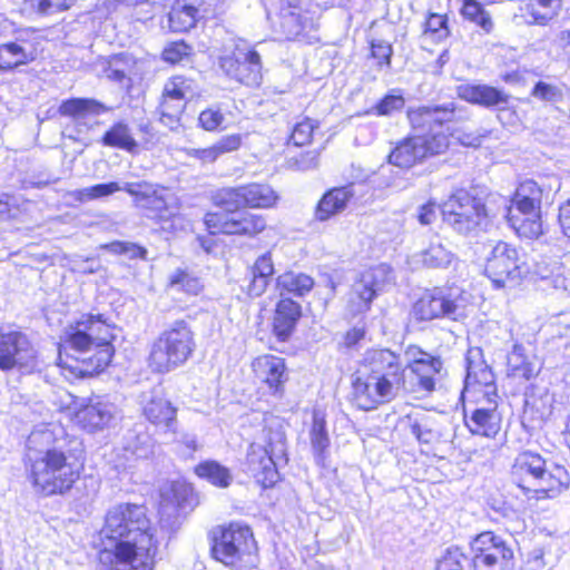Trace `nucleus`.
Returning <instances> with one entry per match:
<instances>
[{
    "label": "nucleus",
    "mask_w": 570,
    "mask_h": 570,
    "mask_svg": "<svg viewBox=\"0 0 570 570\" xmlns=\"http://www.w3.org/2000/svg\"><path fill=\"white\" fill-rule=\"evenodd\" d=\"M443 363L439 357L416 362L412 371L401 355L390 348L370 350L364 354L363 370L353 380V402L364 411L394 400L401 391L431 393L441 377Z\"/></svg>",
    "instance_id": "1"
},
{
    "label": "nucleus",
    "mask_w": 570,
    "mask_h": 570,
    "mask_svg": "<svg viewBox=\"0 0 570 570\" xmlns=\"http://www.w3.org/2000/svg\"><path fill=\"white\" fill-rule=\"evenodd\" d=\"M99 534V570H153L159 539L142 505L109 508Z\"/></svg>",
    "instance_id": "2"
},
{
    "label": "nucleus",
    "mask_w": 570,
    "mask_h": 570,
    "mask_svg": "<svg viewBox=\"0 0 570 570\" xmlns=\"http://www.w3.org/2000/svg\"><path fill=\"white\" fill-rule=\"evenodd\" d=\"M65 435L61 425L51 423L33 430L27 440L29 478L46 495L68 491L79 478L77 460L62 450Z\"/></svg>",
    "instance_id": "3"
},
{
    "label": "nucleus",
    "mask_w": 570,
    "mask_h": 570,
    "mask_svg": "<svg viewBox=\"0 0 570 570\" xmlns=\"http://www.w3.org/2000/svg\"><path fill=\"white\" fill-rule=\"evenodd\" d=\"M112 328L101 315H82L65 330L59 364L79 375L98 373L112 358Z\"/></svg>",
    "instance_id": "4"
},
{
    "label": "nucleus",
    "mask_w": 570,
    "mask_h": 570,
    "mask_svg": "<svg viewBox=\"0 0 570 570\" xmlns=\"http://www.w3.org/2000/svg\"><path fill=\"white\" fill-rule=\"evenodd\" d=\"M453 112V104L409 109L407 118L415 134L396 144L389 154V163L409 169L429 157L446 151L450 131L445 122L452 119Z\"/></svg>",
    "instance_id": "5"
},
{
    "label": "nucleus",
    "mask_w": 570,
    "mask_h": 570,
    "mask_svg": "<svg viewBox=\"0 0 570 570\" xmlns=\"http://www.w3.org/2000/svg\"><path fill=\"white\" fill-rule=\"evenodd\" d=\"M196 348L195 333L183 320L173 322L153 341L147 358L155 373H169L183 366Z\"/></svg>",
    "instance_id": "6"
},
{
    "label": "nucleus",
    "mask_w": 570,
    "mask_h": 570,
    "mask_svg": "<svg viewBox=\"0 0 570 570\" xmlns=\"http://www.w3.org/2000/svg\"><path fill=\"white\" fill-rule=\"evenodd\" d=\"M285 433L279 421L268 422L247 452V470L264 488L278 481L277 465L286 462Z\"/></svg>",
    "instance_id": "7"
},
{
    "label": "nucleus",
    "mask_w": 570,
    "mask_h": 570,
    "mask_svg": "<svg viewBox=\"0 0 570 570\" xmlns=\"http://www.w3.org/2000/svg\"><path fill=\"white\" fill-rule=\"evenodd\" d=\"M212 553L219 562L236 570H250L257 563V546L249 527L230 523L219 528Z\"/></svg>",
    "instance_id": "8"
},
{
    "label": "nucleus",
    "mask_w": 570,
    "mask_h": 570,
    "mask_svg": "<svg viewBox=\"0 0 570 570\" xmlns=\"http://www.w3.org/2000/svg\"><path fill=\"white\" fill-rule=\"evenodd\" d=\"M441 213L443 222L463 235L476 232L488 220L484 203L463 189L453 193L442 204Z\"/></svg>",
    "instance_id": "9"
},
{
    "label": "nucleus",
    "mask_w": 570,
    "mask_h": 570,
    "mask_svg": "<svg viewBox=\"0 0 570 570\" xmlns=\"http://www.w3.org/2000/svg\"><path fill=\"white\" fill-rule=\"evenodd\" d=\"M469 295L460 289L434 288L424 293L413 305V316L419 321L446 317L456 321L464 317Z\"/></svg>",
    "instance_id": "10"
},
{
    "label": "nucleus",
    "mask_w": 570,
    "mask_h": 570,
    "mask_svg": "<svg viewBox=\"0 0 570 570\" xmlns=\"http://www.w3.org/2000/svg\"><path fill=\"white\" fill-rule=\"evenodd\" d=\"M484 272L495 288H503L517 285L528 268L515 247L498 242L487 257Z\"/></svg>",
    "instance_id": "11"
},
{
    "label": "nucleus",
    "mask_w": 570,
    "mask_h": 570,
    "mask_svg": "<svg viewBox=\"0 0 570 570\" xmlns=\"http://www.w3.org/2000/svg\"><path fill=\"white\" fill-rule=\"evenodd\" d=\"M124 190L135 197L136 205L146 216L157 222H168L180 207L178 197L167 188L147 181L126 183Z\"/></svg>",
    "instance_id": "12"
},
{
    "label": "nucleus",
    "mask_w": 570,
    "mask_h": 570,
    "mask_svg": "<svg viewBox=\"0 0 570 570\" xmlns=\"http://www.w3.org/2000/svg\"><path fill=\"white\" fill-rule=\"evenodd\" d=\"M471 564L474 570H512L513 551L493 532H482L471 544Z\"/></svg>",
    "instance_id": "13"
},
{
    "label": "nucleus",
    "mask_w": 570,
    "mask_h": 570,
    "mask_svg": "<svg viewBox=\"0 0 570 570\" xmlns=\"http://www.w3.org/2000/svg\"><path fill=\"white\" fill-rule=\"evenodd\" d=\"M142 414L165 438L176 439L177 409L164 396L161 389H153L140 395Z\"/></svg>",
    "instance_id": "14"
},
{
    "label": "nucleus",
    "mask_w": 570,
    "mask_h": 570,
    "mask_svg": "<svg viewBox=\"0 0 570 570\" xmlns=\"http://www.w3.org/2000/svg\"><path fill=\"white\" fill-rule=\"evenodd\" d=\"M36 350L27 335L19 331L0 327V368L29 367L33 365Z\"/></svg>",
    "instance_id": "15"
},
{
    "label": "nucleus",
    "mask_w": 570,
    "mask_h": 570,
    "mask_svg": "<svg viewBox=\"0 0 570 570\" xmlns=\"http://www.w3.org/2000/svg\"><path fill=\"white\" fill-rule=\"evenodd\" d=\"M205 225L210 234L256 236L266 228V219L263 215L243 213L237 217H228L224 214L208 213L205 216Z\"/></svg>",
    "instance_id": "16"
},
{
    "label": "nucleus",
    "mask_w": 570,
    "mask_h": 570,
    "mask_svg": "<svg viewBox=\"0 0 570 570\" xmlns=\"http://www.w3.org/2000/svg\"><path fill=\"white\" fill-rule=\"evenodd\" d=\"M463 394L478 395L483 399H497L494 375L482 360L479 348L470 350L466 355V376Z\"/></svg>",
    "instance_id": "17"
},
{
    "label": "nucleus",
    "mask_w": 570,
    "mask_h": 570,
    "mask_svg": "<svg viewBox=\"0 0 570 570\" xmlns=\"http://www.w3.org/2000/svg\"><path fill=\"white\" fill-rule=\"evenodd\" d=\"M386 277L387 268L384 265L368 268L360 274L350 293V303L355 313H363L370 308L371 302L381 291Z\"/></svg>",
    "instance_id": "18"
},
{
    "label": "nucleus",
    "mask_w": 570,
    "mask_h": 570,
    "mask_svg": "<svg viewBox=\"0 0 570 570\" xmlns=\"http://www.w3.org/2000/svg\"><path fill=\"white\" fill-rule=\"evenodd\" d=\"M513 205L508 208L507 217L510 225L520 236L537 238L542 234V223L540 216V204H532L529 199H522L514 194Z\"/></svg>",
    "instance_id": "19"
},
{
    "label": "nucleus",
    "mask_w": 570,
    "mask_h": 570,
    "mask_svg": "<svg viewBox=\"0 0 570 570\" xmlns=\"http://www.w3.org/2000/svg\"><path fill=\"white\" fill-rule=\"evenodd\" d=\"M252 370L255 377L265 384L273 394H281L288 380L285 360L265 354L253 360Z\"/></svg>",
    "instance_id": "20"
},
{
    "label": "nucleus",
    "mask_w": 570,
    "mask_h": 570,
    "mask_svg": "<svg viewBox=\"0 0 570 570\" xmlns=\"http://www.w3.org/2000/svg\"><path fill=\"white\" fill-rule=\"evenodd\" d=\"M117 414L114 403L101 399L90 400L75 414L77 423L88 432L101 431L110 425Z\"/></svg>",
    "instance_id": "21"
},
{
    "label": "nucleus",
    "mask_w": 570,
    "mask_h": 570,
    "mask_svg": "<svg viewBox=\"0 0 570 570\" xmlns=\"http://www.w3.org/2000/svg\"><path fill=\"white\" fill-rule=\"evenodd\" d=\"M484 404L475 409L470 416L465 414V425L471 433L494 438L501 429V414L495 399H483Z\"/></svg>",
    "instance_id": "22"
},
{
    "label": "nucleus",
    "mask_w": 570,
    "mask_h": 570,
    "mask_svg": "<svg viewBox=\"0 0 570 570\" xmlns=\"http://www.w3.org/2000/svg\"><path fill=\"white\" fill-rule=\"evenodd\" d=\"M200 95L198 83L186 76L170 77L163 89L161 105L173 106L176 110H184L186 102Z\"/></svg>",
    "instance_id": "23"
},
{
    "label": "nucleus",
    "mask_w": 570,
    "mask_h": 570,
    "mask_svg": "<svg viewBox=\"0 0 570 570\" xmlns=\"http://www.w3.org/2000/svg\"><path fill=\"white\" fill-rule=\"evenodd\" d=\"M459 98L484 108L498 107L503 109L510 96L495 87L481 83H462L455 89Z\"/></svg>",
    "instance_id": "24"
},
{
    "label": "nucleus",
    "mask_w": 570,
    "mask_h": 570,
    "mask_svg": "<svg viewBox=\"0 0 570 570\" xmlns=\"http://www.w3.org/2000/svg\"><path fill=\"white\" fill-rule=\"evenodd\" d=\"M547 468L546 460L533 452L520 453L512 466V474L520 489L531 492Z\"/></svg>",
    "instance_id": "25"
},
{
    "label": "nucleus",
    "mask_w": 570,
    "mask_h": 570,
    "mask_svg": "<svg viewBox=\"0 0 570 570\" xmlns=\"http://www.w3.org/2000/svg\"><path fill=\"white\" fill-rule=\"evenodd\" d=\"M570 485L568 471L559 464H551L546 468L538 483L532 489L533 498L554 499L564 492Z\"/></svg>",
    "instance_id": "26"
},
{
    "label": "nucleus",
    "mask_w": 570,
    "mask_h": 570,
    "mask_svg": "<svg viewBox=\"0 0 570 570\" xmlns=\"http://www.w3.org/2000/svg\"><path fill=\"white\" fill-rule=\"evenodd\" d=\"M411 434L421 445L433 446L443 439L442 428L435 415L416 412L406 415Z\"/></svg>",
    "instance_id": "27"
},
{
    "label": "nucleus",
    "mask_w": 570,
    "mask_h": 570,
    "mask_svg": "<svg viewBox=\"0 0 570 570\" xmlns=\"http://www.w3.org/2000/svg\"><path fill=\"white\" fill-rule=\"evenodd\" d=\"M301 315V305L295 301L288 297L278 301L273 320L274 333L278 340L286 341L291 336Z\"/></svg>",
    "instance_id": "28"
},
{
    "label": "nucleus",
    "mask_w": 570,
    "mask_h": 570,
    "mask_svg": "<svg viewBox=\"0 0 570 570\" xmlns=\"http://www.w3.org/2000/svg\"><path fill=\"white\" fill-rule=\"evenodd\" d=\"M353 197L350 187L333 188L325 193L315 208V219L328 220L331 217L342 213Z\"/></svg>",
    "instance_id": "29"
},
{
    "label": "nucleus",
    "mask_w": 570,
    "mask_h": 570,
    "mask_svg": "<svg viewBox=\"0 0 570 570\" xmlns=\"http://www.w3.org/2000/svg\"><path fill=\"white\" fill-rule=\"evenodd\" d=\"M454 257V253L439 236L433 237L429 245L415 255L417 262L429 268H446Z\"/></svg>",
    "instance_id": "30"
},
{
    "label": "nucleus",
    "mask_w": 570,
    "mask_h": 570,
    "mask_svg": "<svg viewBox=\"0 0 570 570\" xmlns=\"http://www.w3.org/2000/svg\"><path fill=\"white\" fill-rule=\"evenodd\" d=\"M274 261L271 252H266L258 256L250 267L252 281L248 285V294L253 297L262 296L274 275Z\"/></svg>",
    "instance_id": "31"
},
{
    "label": "nucleus",
    "mask_w": 570,
    "mask_h": 570,
    "mask_svg": "<svg viewBox=\"0 0 570 570\" xmlns=\"http://www.w3.org/2000/svg\"><path fill=\"white\" fill-rule=\"evenodd\" d=\"M110 108L98 100L89 98H72L62 101L59 112L62 116L72 117L77 120L87 118L88 116H98L109 111Z\"/></svg>",
    "instance_id": "32"
},
{
    "label": "nucleus",
    "mask_w": 570,
    "mask_h": 570,
    "mask_svg": "<svg viewBox=\"0 0 570 570\" xmlns=\"http://www.w3.org/2000/svg\"><path fill=\"white\" fill-rule=\"evenodd\" d=\"M35 59L31 46L26 42L11 41L0 46V68L12 69Z\"/></svg>",
    "instance_id": "33"
},
{
    "label": "nucleus",
    "mask_w": 570,
    "mask_h": 570,
    "mask_svg": "<svg viewBox=\"0 0 570 570\" xmlns=\"http://www.w3.org/2000/svg\"><path fill=\"white\" fill-rule=\"evenodd\" d=\"M244 205L250 208H272L278 200L276 191L266 184H248L243 186Z\"/></svg>",
    "instance_id": "34"
},
{
    "label": "nucleus",
    "mask_w": 570,
    "mask_h": 570,
    "mask_svg": "<svg viewBox=\"0 0 570 570\" xmlns=\"http://www.w3.org/2000/svg\"><path fill=\"white\" fill-rule=\"evenodd\" d=\"M314 287V279L305 273L287 271L276 278V288L279 294L284 292L295 296H304Z\"/></svg>",
    "instance_id": "35"
},
{
    "label": "nucleus",
    "mask_w": 570,
    "mask_h": 570,
    "mask_svg": "<svg viewBox=\"0 0 570 570\" xmlns=\"http://www.w3.org/2000/svg\"><path fill=\"white\" fill-rule=\"evenodd\" d=\"M198 9L186 0H177L168 13V24L174 32H184L193 28L197 20Z\"/></svg>",
    "instance_id": "36"
},
{
    "label": "nucleus",
    "mask_w": 570,
    "mask_h": 570,
    "mask_svg": "<svg viewBox=\"0 0 570 570\" xmlns=\"http://www.w3.org/2000/svg\"><path fill=\"white\" fill-rule=\"evenodd\" d=\"M460 13L464 20L475 24L487 35L494 30L491 13L476 0H462Z\"/></svg>",
    "instance_id": "37"
},
{
    "label": "nucleus",
    "mask_w": 570,
    "mask_h": 570,
    "mask_svg": "<svg viewBox=\"0 0 570 570\" xmlns=\"http://www.w3.org/2000/svg\"><path fill=\"white\" fill-rule=\"evenodd\" d=\"M239 69L237 72L244 75L243 77H235L236 80L247 86L258 85L262 78L261 57L254 50H239Z\"/></svg>",
    "instance_id": "38"
},
{
    "label": "nucleus",
    "mask_w": 570,
    "mask_h": 570,
    "mask_svg": "<svg viewBox=\"0 0 570 570\" xmlns=\"http://www.w3.org/2000/svg\"><path fill=\"white\" fill-rule=\"evenodd\" d=\"M309 439L316 461L321 463L324 459V453L330 445V438L326 430L325 415L318 410L313 412V423L309 431Z\"/></svg>",
    "instance_id": "39"
},
{
    "label": "nucleus",
    "mask_w": 570,
    "mask_h": 570,
    "mask_svg": "<svg viewBox=\"0 0 570 570\" xmlns=\"http://www.w3.org/2000/svg\"><path fill=\"white\" fill-rule=\"evenodd\" d=\"M535 365L530 362L521 345H514L511 353L508 355V373L509 375L518 379L530 380L538 375Z\"/></svg>",
    "instance_id": "40"
},
{
    "label": "nucleus",
    "mask_w": 570,
    "mask_h": 570,
    "mask_svg": "<svg viewBox=\"0 0 570 570\" xmlns=\"http://www.w3.org/2000/svg\"><path fill=\"white\" fill-rule=\"evenodd\" d=\"M102 144L108 147H116L127 151H134L137 142L132 137L127 124H115L102 137Z\"/></svg>",
    "instance_id": "41"
},
{
    "label": "nucleus",
    "mask_w": 570,
    "mask_h": 570,
    "mask_svg": "<svg viewBox=\"0 0 570 570\" xmlns=\"http://www.w3.org/2000/svg\"><path fill=\"white\" fill-rule=\"evenodd\" d=\"M195 473L212 484L226 488L230 484L232 475L225 466L216 461H205L195 468Z\"/></svg>",
    "instance_id": "42"
},
{
    "label": "nucleus",
    "mask_w": 570,
    "mask_h": 570,
    "mask_svg": "<svg viewBox=\"0 0 570 570\" xmlns=\"http://www.w3.org/2000/svg\"><path fill=\"white\" fill-rule=\"evenodd\" d=\"M304 28V22L298 12L286 11L282 8L278 16V29L275 30L279 39L294 40Z\"/></svg>",
    "instance_id": "43"
},
{
    "label": "nucleus",
    "mask_w": 570,
    "mask_h": 570,
    "mask_svg": "<svg viewBox=\"0 0 570 570\" xmlns=\"http://www.w3.org/2000/svg\"><path fill=\"white\" fill-rule=\"evenodd\" d=\"M75 2L76 0H24V6L38 14L49 16L70 9Z\"/></svg>",
    "instance_id": "44"
},
{
    "label": "nucleus",
    "mask_w": 570,
    "mask_h": 570,
    "mask_svg": "<svg viewBox=\"0 0 570 570\" xmlns=\"http://www.w3.org/2000/svg\"><path fill=\"white\" fill-rule=\"evenodd\" d=\"M559 0H528V11L535 23L544 24L556 14Z\"/></svg>",
    "instance_id": "45"
},
{
    "label": "nucleus",
    "mask_w": 570,
    "mask_h": 570,
    "mask_svg": "<svg viewBox=\"0 0 570 570\" xmlns=\"http://www.w3.org/2000/svg\"><path fill=\"white\" fill-rule=\"evenodd\" d=\"M215 203L229 212L245 207L243 186L227 187L218 190L215 195Z\"/></svg>",
    "instance_id": "46"
},
{
    "label": "nucleus",
    "mask_w": 570,
    "mask_h": 570,
    "mask_svg": "<svg viewBox=\"0 0 570 570\" xmlns=\"http://www.w3.org/2000/svg\"><path fill=\"white\" fill-rule=\"evenodd\" d=\"M118 190H124V186L118 183L98 184L83 189H78L71 193L75 199L86 202L90 199L101 198L109 196Z\"/></svg>",
    "instance_id": "47"
},
{
    "label": "nucleus",
    "mask_w": 570,
    "mask_h": 570,
    "mask_svg": "<svg viewBox=\"0 0 570 570\" xmlns=\"http://www.w3.org/2000/svg\"><path fill=\"white\" fill-rule=\"evenodd\" d=\"M170 286L191 295H197L203 288L199 278L181 269L173 273Z\"/></svg>",
    "instance_id": "48"
},
{
    "label": "nucleus",
    "mask_w": 570,
    "mask_h": 570,
    "mask_svg": "<svg viewBox=\"0 0 570 570\" xmlns=\"http://www.w3.org/2000/svg\"><path fill=\"white\" fill-rule=\"evenodd\" d=\"M466 556L459 547H450L438 562L436 570H463Z\"/></svg>",
    "instance_id": "49"
},
{
    "label": "nucleus",
    "mask_w": 570,
    "mask_h": 570,
    "mask_svg": "<svg viewBox=\"0 0 570 570\" xmlns=\"http://www.w3.org/2000/svg\"><path fill=\"white\" fill-rule=\"evenodd\" d=\"M110 253L114 254H124L128 258H145L147 250L146 248L130 242H112L102 246Z\"/></svg>",
    "instance_id": "50"
},
{
    "label": "nucleus",
    "mask_w": 570,
    "mask_h": 570,
    "mask_svg": "<svg viewBox=\"0 0 570 570\" xmlns=\"http://www.w3.org/2000/svg\"><path fill=\"white\" fill-rule=\"evenodd\" d=\"M404 98L401 95H387L377 102L370 112L376 116H390L404 107Z\"/></svg>",
    "instance_id": "51"
},
{
    "label": "nucleus",
    "mask_w": 570,
    "mask_h": 570,
    "mask_svg": "<svg viewBox=\"0 0 570 570\" xmlns=\"http://www.w3.org/2000/svg\"><path fill=\"white\" fill-rule=\"evenodd\" d=\"M315 128V121L306 118L295 125L289 139L295 146H304L311 141Z\"/></svg>",
    "instance_id": "52"
},
{
    "label": "nucleus",
    "mask_w": 570,
    "mask_h": 570,
    "mask_svg": "<svg viewBox=\"0 0 570 570\" xmlns=\"http://www.w3.org/2000/svg\"><path fill=\"white\" fill-rule=\"evenodd\" d=\"M224 120V115L222 114L220 109L216 107L207 108L203 110L198 116L199 126L207 131L216 130Z\"/></svg>",
    "instance_id": "53"
},
{
    "label": "nucleus",
    "mask_w": 570,
    "mask_h": 570,
    "mask_svg": "<svg viewBox=\"0 0 570 570\" xmlns=\"http://www.w3.org/2000/svg\"><path fill=\"white\" fill-rule=\"evenodd\" d=\"M532 96L543 101L558 102L562 99V90L554 85L539 81L532 89Z\"/></svg>",
    "instance_id": "54"
},
{
    "label": "nucleus",
    "mask_w": 570,
    "mask_h": 570,
    "mask_svg": "<svg viewBox=\"0 0 570 570\" xmlns=\"http://www.w3.org/2000/svg\"><path fill=\"white\" fill-rule=\"evenodd\" d=\"M191 48L184 41L173 42L163 52L164 60L177 63L190 55Z\"/></svg>",
    "instance_id": "55"
},
{
    "label": "nucleus",
    "mask_w": 570,
    "mask_h": 570,
    "mask_svg": "<svg viewBox=\"0 0 570 570\" xmlns=\"http://www.w3.org/2000/svg\"><path fill=\"white\" fill-rule=\"evenodd\" d=\"M515 194L519 195L522 199H530L532 204H540L542 200V189L540 186L533 180H525L520 184L517 188Z\"/></svg>",
    "instance_id": "56"
},
{
    "label": "nucleus",
    "mask_w": 570,
    "mask_h": 570,
    "mask_svg": "<svg viewBox=\"0 0 570 570\" xmlns=\"http://www.w3.org/2000/svg\"><path fill=\"white\" fill-rule=\"evenodd\" d=\"M122 62L124 58H114L109 65V68L106 70L107 78L116 82H124L125 80L130 81V77L134 75V70L130 68H120L119 65Z\"/></svg>",
    "instance_id": "57"
},
{
    "label": "nucleus",
    "mask_w": 570,
    "mask_h": 570,
    "mask_svg": "<svg viewBox=\"0 0 570 570\" xmlns=\"http://www.w3.org/2000/svg\"><path fill=\"white\" fill-rule=\"evenodd\" d=\"M448 19L443 14L431 13L425 22V32L439 35V38L448 36Z\"/></svg>",
    "instance_id": "58"
},
{
    "label": "nucleus",
    "mask_w": 570,
    "mask_h": 570,
    "mask_svg": "<svg viewBox=\"0 0 570 570\" xmlns=\"http://www.w3.org/2000/svg\"><path fill=\"white\" fill-rule=\"evenodd\" d=\"M218 155L222 156L227 153L237 150L242 145V136L239 134H232L223 136L215 144Z\"/></svg>",
    "instance_id": "59"
},
{
    "label": "nucleus",
    "mask_w": 570,
    "mask_h": 570,
    "mask_svg": "<svg viewBox=\"0 0 570 570\" xmlns=\"http://www.w3.org/2000/svg\"><path fill=\"white\" fill-rule=\"evenodd\" d=\"M393 53L392 46L384 40L372 41V56L379 59L380 65L390 66L391 56Z\"/></svg>",
    "instance_id": "60"
},
{
    "label": "nucleus",
    "mask_w": 570,
    "mask_h": 570,
    "mask_svg": "<svg viewBox=\"0 0 570 570\" xmlns=\"http://www.w3.org/2000/svg\"><path fill=\"white\" fill-rule=\"evenodd\" d=\"M171 494L177 508L186 509L191 505L190 499L193 497V490L189 487L178 483L173 484Z\"/></svg>",
    "instance_id": "61"
},
{
    "label": "nucleus",
    "mask_w": 570,
    "mask_h": 570,
    "mask_svg": "<svg viewBox=\"0 0 570 570\" xmlns=\"http://www.w3.org/2000/svg\"><path fill=\"white\" fill-rule=\"evenodd\" d=\"M239 50L240 48H237L232 56H225L220 58L219 65L220 68L225 71L226 75L234 78L235 77H243L244 75H240V72H237L239 69Z\"/></svg>",
    "instance_id": "62"
},
{
    "label": "nucleus",
    "mask_w": 570,
    "mask_h": 570,
    "mask_svg": "<svg viewBox=\"0 0 570 570\" xmlns=\"http://www.w3.org/2000/svg\"><path fill=\"white\" fill-rule=\"evenodd\" d=\"M184 110H176L173 106L159 105V120L166 127L175 129L179 126L180 115Z\"/></svg>",
    "instance_id": "63"
},
{
    "label": "nucleus",
    "mask_w": 570,
    "mask_h": 570,
    "mask_svg": "<svg viewBox=\"0 0 570 570\" xmlns=\"http://www.w3.org/2000/svg\"><path fill=\"white\" fill-rule=\"evenodd\" d=\"M438 206L434 202H429L417 208L416 218L423 226L431 225L436 220Z\"/></svg>",
    "instance_id": "64"
}]
</instances>
